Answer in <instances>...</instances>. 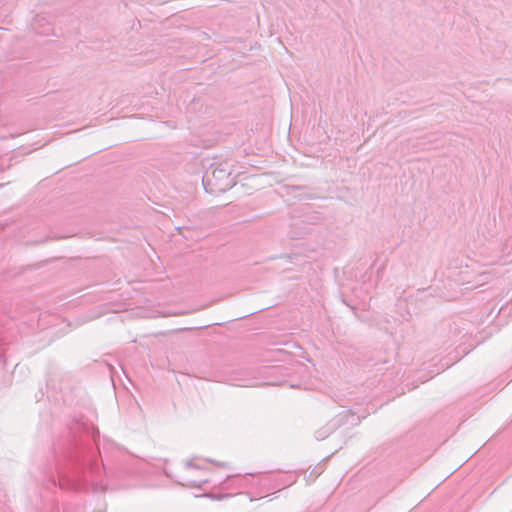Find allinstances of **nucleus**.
<instances>
[{"instance_id":"f257e3e1","label":"nucleus","mask_w":512,"mask_h":512,"mask_svg":"<svg viewBox=\"0 0 512 512\" xmlns=\"http://www.w3.org/2000/svg\"><path fill=\"white\" fill-rule=\"evenodd\" d=\"M202 183L206 191L211 193L225 192L234 185L227 163L219 164L211 171H207L203 176Z\"/></svg>"}]
</instances>
